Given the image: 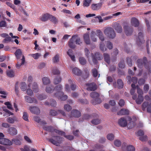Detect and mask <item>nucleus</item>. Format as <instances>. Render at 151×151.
<instances>
[{"instance_id":"obj_1","label":"nucleus","mask_w":151,"mask_h":151,"mask_svg":"<svg viewBox=\"0 0 151 151\" xmlns=\"http://www.w3.org/2000/svg\"><path fill=\"white\" fill-rule=\"evenodd\" d=\"M137 64L138 67L140 68H142L144 66L145 68L148 70V73H151V61L147 62L146 57H144L143 59H138Z\"/></svg>"},{"instance_id":"obj_2","label":"nucleus","mask_w":151,"mask_h":151,"mask_svg":"<svg viewBox=\"0 0 151 151\" xmlns=\"http://www.w3.org/2000/svg\"><path fill=\"white\" fill-rule=\"evenodd\" d=\"M21 138L17 137L15 138H13L12 141L6 138H0V144L6 145L10 146L14 144L17 145H20L21 144Z\"/></svg>"},{"instance_id":"obj_3","label":"nucleus","mask_w":151,"mask_h":151,"mask_svg":"<svg viewBox=\"0 0 151 151\" xmlns=\"http://www.w3.org/2000/svg\"><path fill=\"white\" fill-rule=\"evenodd\" d=\"M52 138L48 139L49 141L57 146H59L62 142V137L59 136H53Z\"/></svg>"},{"instance_id":"obj_4","label":"nucleus","mask_w":151,"mask_h":151,"mask_svg":"<svg viewBox=\"0 0 151 151\" xmlns=\"http://www.w3.org/2000/svg\"><path fill=\"white\" fill-rule=\"evenodd\" d=\"M104 34L110 38H114L116 36V33L113 28L111 27L106 28L104 30Z\"/></svg>"},{"instance_id":"obj_5","label":"nucleus","mask_w":151,"mask_h":151,"mask_svg":"<svg viewBox=\"0 0 151 151\" xmlns=\"http://www.w3.org/2000/svg\"><path fill=\"white\" fill-rule=\"evenodd\" d=\"M92 55V60L93 63L96 65L98 63V60H102L103 57L102 55L99 52H96L94 55Z\"/></svg>"},{"instance_id":"obj_6","label":"nucleus","mask_w":151,"mask_h":151,"mask_svg":"<svg viewBox=\"0 0 151 151\" xmlns=\"http://www.w3.org/2000/svg\"><path fill=\"white\" fill-rule=\"evenodd\" d=\"M98 116V115L96 114H93L91 115L85 114L83 115L82 118L79 119L78 122H82L85 120H88L93 118L97 117Z\"/></svg>"},{"instance_id":"obj_7","label":"nucleus","mask_w":151,"mask_h":151,"mask_svg":"<svg viewBox=\"0 0 151 151\" xmlns=\"http://www.w3.org/2000/svg\"><path fill=\"white\" fill-rule=\"evenodd\" d=\"M123 28L127 36H130L132 35L133 32V28L131 26L126 25Z\"/></svg>"},{"instance_id":"obj_8","label":"nucleus","mask_w":151,"mask_h":151,"mask_svg":"<svg viewBox=\"0 0 151 151\" xmlns=\"http://www.w3.org/2000/svg\"><path fill=\"white\" fill-rule=\"evenodd\" d=\"M77 37V35H74L70 39L69 41L68 42V45L70 48L72 49L75 48L76 46L75 44V40L76 39V38Z\"/></svg>"},{"instance_id":"obj_9","label":"nucleus","mask_w":151,"mask_h":151,"mask_svg":"<svg viewBox=\"0 0 151 151\" xmlns=\"http://www.w3.org/2000/svg\"><path fill=\"white\" fill-rule=\"evenodd\" d=\"M86 85L87 86V90L88 91H94L96 90L97 88L96 85L93 82L87 83Z\"/></svg>"},{"instance_id":"obj_10","label":"nucleus","mask_w":151,"mask_h":151,"mask_svg":"<svg viewBox=\"0 0 151 151\" xmlns=\"http://www.w3.org/2000/svg\"><path fill=\"white\" fill-rule=\"evenodd\" d=\"M103 3L99 2L97 4H93L91 5V8L93 10H98L101 8Z\"/></svg>"},{"instance_id":"obj_11","label":"nucleus","mask_w":151,"mask_h":151,"mask_svg":"<svg viewBox=\"0 0 151 151\" xmlns=\"http://www.w3.org/2000/svg\"><path fill=\"white\" fill-rule=\"evenodd\" d=\"M81 115L80 112L76 109H73L71 111L70 117H73L76 118H79Z\"/></svg>"},{"instance_id":"obj_12","label":"nucleus","mask_w":151,"mask_h":151,"mask_svg":"<svg viewBox=\"0 0 151 151\" xmlns=\"http://www.w3.org/2000/svg\"><path fill=\"white\" fill-rule=\"evenodd\" d=\"M113 27L118 33H121L122 32V27L119 23L117 22L114 23Z\"/></svg>"},{"instance_id":"obj_13","label":"nucleus","mask_w":151,"mask_h":151,"mask_svg":"<svg viewBox=\"0 0 151 151\" xmlns=\"http://www.w3.org/2000/svg\"><path fill=\"white\" fill-rule=\"evenodd\" d=\"M62 89V87L61 85H59L56 86L55 88V89L57 91V92L55 93L54 96L55 97H58L57 95L61 94L62 95L63 94V92L61 91Z\"/></svg>"},{"instance_id":"obj_14","label":"nucleus","mask_w":151,"mask_h":151,"mask_svg":"<svg viewBox=\"0 0 151 151\" xmlns=\"http://www.w3.org/2000/svg\"><path fill=\"white\" fill-rule=\"evenodd\" d=\"M8 133L12 136H14L17 134V130L15 128L13 127H9L7 130Z\"/></svg>"},{"instance_id":"obj_15","label":"nucleus","mask_w":151,"mask_h":151,"mask_svg":"<svg viewBox=\"0 0 151 151\" xmlns=\"http://www.w3.org/2000/svg\"><path fill=\"white\" fill-rule=\"evenodd\" d=\"M30 112L32 114H38L40 113V110L39 108L37 106H31L29 109Z\"/></svg>"},{"instance_id":"obj_16","label":"nucleus","mask_w":151,"mask_h":151,"mask_svg":"<svg viewBox=\"0 0 151 151\" xmlns=\"http://www.w3.org/2000/svg\"><path fill=\"white\" fill-rule=\"evenodd\" d=\"M119 124L121 127H124L127 125V122L126 119L123 117L119 119L118 121Z\"/></svg>"},{"instance_id":"obj_17","label":"nucleus","mask_w":151,"mask_h":151,"mask_svg":"<svg viewBox=\"0 0 151 151\" xmlns=\"http://www.w3.org/2000/svg\"><path fill=\"white\" fill-rule=\"evenodd\" d=\"M50 14L48 13L43 14L42 16L40 17V19L43 22L47 21L49 19Z\"/></svg>"},{"instance_id":"obj_18","label":"nucleus","mask_w":151,"mask_h":151,"mask_svg":"<svg viewBox=\"0 0 151 151\" xmlns=\"http://www.w3.org/2000/svg\"><path fill=\"white\" fill-rule=\"evenodd\" d=\"M143 34L142 32H139L138 35V38L137 41V44L140 45L144 42Z\"/></svg>"},{"instance_id":"obj_19","label":"nucleus","mask_w":151,"mask_h":151,"mask_svg":"<svg viewBox=\"0 0 151 151\" xmlns=\"http://www.w3.org/2000/svg\"><path fill=\"white\" fill-rule=\"evenodd\" d=\"M24 98L26 101L28 103H32L34 102L35 104H37V99L34 98H32L28 96H25Z\"/></svg>"},{"instance_id":"obj_20","label":"nucleus","mask_w":151,"mask_h":151,"mask_svg":"<svg viewBox=\"0 0 151 151\" xmlns=\"http://www.w3.org/2000/svg\"><path fill=\"white\" fill-rule=\"evenodd\" d=\"M34 119L36 122L38 123H39L41 125L43 126L47 124L45 121H42L40 118L37 116H35L34 117Z\"/></svg>"},{"instance_id":"obj_21","label":"nucleus","mask_w":151,"mask_h":151,"mask_svg":"<svg viewBox=\"0 0 151 151\" xmlns=\"http://www.w3.org/2000/svg\"><path fill=\"white\" fill-rule=\"evenodd\" d=\"M127 79L128 80L127 82L129 84H130L132 82L134 83H136L137 82V78L135 77H133L131 78L130 76H128L127 77Z\"/></svg>"},{"instance_id":"obj_22","label":"nucleus","mask_w":151,"mask_h":151,"mask_svg":"<svg viewBox=\"0 0 151 151\" xmlns=\"http://www.w3.org/2000/svg\"><path fill=\"white\" fill-rule=\"evenodd\" d=\"M129 114V111L127 109H122L117 113L118 115H128Z\"/></svg>"},{"instance_id":"obj_23","label":"nucleus","mask_w":151,"mask_h":151,"mask_svg":"<svg viewBox=\"0 0 151 151\" xmlns=\"http://www.w3.org/2000/svg\"><path fill=\"white\" fill-rule=\"evenodd\" d=\"M131 23L132 25L135 27H138L139 25V22L138 19L135 17L132 18Z\"/></svg>"},{"instance_id":"obj_24","label":"nucleus","mask_w":151,"mask_h":151,"mask_svg":"<svg viewBox=\"0 0 151 151\" xmlns=\"http://www.w3.org/2000/svg\"><path fill=\"white\" fill-rule=\"evenodd\" d=\"M62 148L64 150H60L58 151H75L76 150L70 146H64L62 147Z\"/></svg>"},{"instance_id":"obj_25","label":"nucleus","mask_w":151,"mask_h":151,"mask_svg":"<svg viewBox=\"0 0 151 151\" xmlns=\"http://www.w3.org/2000/svg\"><path fill=\"white\" fill-rule=\"evenodd\" d=\"M72 72L75 75L78 76H81L82 74L81 70L78 68L75 67L72 69Z\"/></svg>"},{"instance_id":"obj_26","label":"nucleus","mask_w":151,"mask_h":151,"mask_svg":"<svg viewBox=\"0 0 151 151\" xmlns=\"http://www.w3.org/2000/svg\"><path fill=\"white\" fill-rule=\"evenodd\" d=\"M103 55L105 61L108 64L110 63V58L109 55L107 53H104Z\"/></svg>"},{"instance_id":"obj_27","label":"nucleus","mask_w":151,"mask_h":151,"mask_svg":"<svg viewBox=\"0 0 151 151\" xmlns=\"http://www.w3.org/2000/svg\"><path fill=\"white\" fill-rule=\"evenodd\" d=\"M83 38L86 43L87 45L89 44L90 40L89 34L87 33L83 35Z\"/></svg>"},{"instance_id":"obj_28","label":"nucleus","mask_w":151,"mask_h":151,"mask_svg":"<svg viewBox=\"0 0 151 151\" xmlns=\"http://www.w3.org/2000/svg\"><path fill=\"white\" fill-rule=\"evenodd\" d=\"M49 20H50L51 22L53 23L54 24H56L58 22V20L56 18V17L51 14H50Z\"/></svg>"},{"instance_id":"obj_29","label":"nucleus","mask_w":151,"mask_h":151,"mask_svg":"<svg viewBox=\"0 0 151 151\" xmlns=\"http://www.w3.org/2000/svg\"><path fill=\"white\" fill-rule=\"evenodd\" d=\"M91 102L92 104L96 105L100 104L102 102V101L100 98H98L96 99H93L91 100Z\"/></svg>"},{"instance_id":"obj_30","label":"nucleus","mask_w":151,"mask_h":151,"mask_svg":"<svg viewBox=\"0 0 151 151\" xmlns=\"http://www.w3.org/2000/svg\"><path fill=\"white\" fill-rule=\"evenodd\" d=\"M55 90V88L53 86L51 85L49 86H47L46 88V91L47 92L50 93L53 92Z\"/></svg>"},{"instance_id":"obj_31","label":"nucleus","mask_w":151,"mask_h":151,"mask_svg":"<svg viewBox=\"0 0 151 151\" xmlns=\"http://www.w3.org/2000/svg\"><path fill=\"white\" fill-rule=\"evenodd\" d=\"M32 89L34 92L37 93L38 92L39 88L37 83L34 82L33 83L32 85Z\"/></svg>"},{"instance_id":"obj_32","label":"nucleus","mask_w":151,"mask_h":151,"mask_svg":"<svg viewBox=\"0 0 151 151\" xmlns=\"http://www.w3.org/2000/svg\"><path fill=\"white\" fill-rule=\"evenodd\" d=\"M97 34L100 40L102 42L104 41V37L102 32L100 30H98L97 31Z\"/></svg>"},{"instance_id":"obj_33","label":"nucleus","mask_w":151,"mask_h":151,"mask_svg":"<svg viewBox=\"0 0 151 151\" xmlns=\"http://www.w3.org/2000/svg\"><path fill=\"white\" fill-rule=\"evenodd\" d=\"M58 97H57L59 99H60L62 101H65L68 98V96L66 95H64L63 93V95L60 94L58 95Z\"/></svg>"},{"instance_id":"obj_34","label":"nucleus","mask_w":151,"mask_h":151,"mask_svg":"<svg viewBox=\"0 0 151 151\" xmlns=\"http://www.w3.org/2000/svg\"><path fill=\"white\" fill-rule=\"evenodd\" d=\"M90 96L92 98L96 99L99 98L100 96V94L97 92H93L90 93Z\"/></svg>"},{"instance_id":"obj_35","label":"nucleus","mask_w":151,"mask_h":151,"mask_svg":"<svg viewBox=\"0 0 151 151\" xmlns=\"http://www.w3.org/2000/svg\"><path fill=\"white\" fill-rule=\"evenodd\" d=\"M6 74L8 76L11 78L14 77L15 76L14 72L12 70H7Z\"/></svg>"},{"instance_id":"obj_36","label":"nucleus","mask_w":151,"mask_h":151,"mask_svg":"<svg viewBox=\"0 0 151 151\" xmlns=\"http://www.w3.org/2000/svg\"><path fill=\"white\" fill-rule=\"evenodd\" d=\"M117 83L119 88H122L124 86V83L122 80L119 79L117 80Z\"/></svg>"},{"instance_id":"obj_37","label":"nucleus","mask_w":151,"mask_h":151,"mask_svg":"<svg viewBox=\"0 0 151 151\" xmlns=\"http://www.w3.org/2000/svg\"><path fill=\"white\" fill-rule=\"evenodd\" d=\"M144 100L143 96H138V98L135 100L136 103L138 104H140Z\"/></svg>"},{"instance_id":"obj_38","label":"nucleus","mask_w":151,"mask_h":151,"mask_svg":"<svg viewBox=\"0 0 151 151\" xmlns=\"http://www.w3.org/2000/svg\"><path fill=\"white\" fill-rule=\"evenodd\" d=\"M42 81L44 85H47L50 83V79L47 77H44L42 79Z\"/></svg>"},{"instance_id":"obj_39","label":"nucleus","mask_w":151,"mask_h":151,"mask_svg":"<svg viewBox=\"0 0 151 151\" xmlns=\"http://www.w3.org/2000/svg\"><path fill=\"white\" fill-rule=\"evenodd\" d=\"M52 73L54 75H58L60 74V71L56 68H53Z\"/></svg>"},{"instance_id":"obj_40","label":"nucleus","mask_w":151,"mask_h":151,"mask_svg":"<svg viewBox=\"0 0 151 151\" xmlns=\"http://www.w3.org/2000/svg\"><path fill=\"white\" fill-rule=\"evenodd\" d=\"M79 60L80 63L82 65H85L86 63V60L83 57H80L79 59Z\"/></svg>"},{"instance_id":"obj_41","label":"nucleus","mask_w":151,"mask_h":151,"mask_svg":"<svg viewBox=\"0 0 151 151\" xmlns=\"http://www.w3.org/2000/svg\"><path fill=\"white\" fill-rule=\"evenodd\" d=\"M99 47L100 50L103 52H104L107 50L106 48L105 47L104 43L102 42L100 43Z\"/></svg>"},{"instance_id":"obj_42","label":"nucleus","mask_w":151,"mask_h":151,"mask_svg":"<svg viewBox=\"0 0 151 151\" xmlns=\"http://www.w3.org/2000/svg\"><path fill=\"white\" fill-rule=\"evenodd\" d=\"M29 55L32 57L33 58L35 59H38L39 57L41 56V54L38 53H37L35 54H30Z\"/></svg>"},{"instance_id":"obj_43","label":"nucleus","mask_w":151,"mask_h":151,"mask_svg":"<svg viewBox=\"0 0 151 151\" xmlns=\"http://www.w3.org/2000/svg\"><path fill=\"white\" fill-rule=\"evenodd\" d=\"M68 82L70 84H71L70 85V88L72 90H75L76 88V86L73 83V81L71 79H69L68 80Z\"/></svg>"},{"instance_id":"obj_44","label":"nucleus","mask_w":151,"mask_h":151,"mask_svg":"<svg viewBox=\"0 0 151 151\" xmlns=\"http://www.w3.org/2000/svg\"><path fill=\"white\" fill-rule=\"evenodd\" d=\"M15 54L17 58H19L22 55V52L21 50L18 49L15 52Z\"/></svg>"},{"instance_id":"obj_45","label":"nucleus","mask_w":151,"mask_h":151,"mask_svg":"<svg viewBox=\"0 0 151 151\" xmlns=\"http://www.w3.org/2000/svg\"><path fill=\"white\" fill-rule=\"evenodd\" d=\"M61 81V78L59 76H58L56 77L54 81V83L55 84L59 83Z\"/></svg>"},{"instance_id":"obj_46","label":"nucleus","mask_w":151,"mask_h":151,"mask_svg":"<svg viewBox=\"0 0 151 151\" xmlns=\"http://www.w3.org/2000/svg\"><path fill=\"white\" fill-rule=\"evenodd\" d=\"M37 99L40 100H42L46 99L47 98V96L46 95L43 94H38L37 96Z\"/></svg>"},{"instance_id":"obj_47","label":"nucleus","mask_w":151,"mask_h":151,"mask_svg":"<svg viewBox=\"0 0 151 151\" xmlns=\"http://www.w3.org/2000/svg\"><path fill=\"white\" fill-rule=\"evenodd\" d=\"M93 76L95 78L97 76L98 73L97 69L96 68H94L91 70Z\"/></svg>"},{"instance_id":"obj_48","label":"nucleus","mask_w":151,"mask_h":151,"mask_svg":"<svg viewBox=\"0 0 151 151\" xmlns=\"http://www.w3.org/2000/svg\"><path fill=\"white\" fill-rule=\"evenodd\" d=\"M91 0H84L83 1V5L84 7H88L89 6Z\"/></svg>"},{"instance_id":"obj_49","label":"nucleus","mask_w":151,"mask_h":151,"mask_svg":"<svg viewBox=\"0 0 151 151\" xmlns=\"http://www.w3.org/2000/svg\"><path fill=\"white\" fill-rule=\"evenodd\" d=\"M127 63L129 67H131L132 65V60L131 58L127 57L126 59Z\"/></svg>"},{"instance_id":"obj_50","label":"nucleus","mask_w":151,"mask_h":151,"mask_svg":"<svg viewBox=\"0 0 151 151\" xmlns=\"http://www.w3.org/2000/svg\"><path fill=\"white\" fill-rule=\"evenodd\" d=\"M43 128L45 130L50 132H51L53 130V127L51 126H44L43 127Z\"/></svg>"},{"instance_id":"obj_51","label":"nucleus","mask_w":151,"mask_h":151,"mask_svg":"<svg viewBox=\"0 0 151 151\" xmlns=\"http://www.w3.org/2000/svg\"><path fill=\"white\" fill-rule=\"evenodd\" d=\"M27 88L26 83L25 82H22L21 83V86L20 88L22 91H24L26 90Z\"/></svg>"},{"instance_id":"obj_52","label":"nucleus","mask_w":151,"mask_h":151,"mask_svg":"<svg viewBox=\"0 0 151 151\" xmlns=\"http://www.w3.org/2000/svg\"><path fill=\"white\" fill-rule=\"evenodd\" d=\"M149 105L148 102L145 101L142 105V109L143 111L145 110L147 107Z\"/></svg>"},{"instance_id":"obj_53","label":"nucleus","mask_w":151,"mask_h":151,"mask_svg":"<svg viewBox=\"0 0 151 151\" xmlns=\"http://www.w3.org/2000/svg\"><path fill=\"white\" fill-rule=\"evenodd\" d=\"M28 115L27 113L26 112H24L22 116L23 119L26 121H28Z\"/></svg>"},{"instance_id":"obj_54","label":"nucleus","mask_w":151,"mask_h":151,"mask_svg":"<svg viewBox=\"0 0 151 151\" xmlns=\"http://www.w3.org/2000/svg\"><path fill=\"white\" fill-rule=\"evenodd\" d=\"M57 114V112L55 110L51 109L50 111L49 115L52 116H56Z\"/></svg>"},{"instance_id":"obj_55","label":"nucleus","mask_w":151,"mask_h":151,"mask_svg":"<svg viewBox=\"0 0 151 151\" xmlns=\"http://www.w3.org/2000/svg\"><path fill=\"white\" fill-rule=\"evenodd\" d=\"M15 120V117L12 118L11 117H9L6 119L7 121L8 122L11 124L14 123V122Z\"/></svg>"},{"instance_id":"obj_56","label":"nucleus","mask_w":151,"mask_h":151,"mask_svg":"<svg viewBox=\"0 0 151 151\" xmlns=\"http://www.w3.org/2000/svg\"><path fill=\"white\" fill-rule=\"evenodd\" d=\"M91 123L94 125L99 124L100 123V120L98 119H93L91 121Z\"/></svg>"},{"instance_id":"obj_57","label":"nucleus","mask_w":151,"mask_h":151,"mask_svg":"<svg viewBox=\"0 0 151 151\" xmlns=\"http://www.w3.org/2000/svg\"><path fill=\"white\" fill-rule=\"evenodd\" d=\"M53 62L54 63H56L59 61V55L56 54L53 58L52 59Z\"/></svg>"},{"instance_id":"obj_58","label":"nucleus","mask_w":151,"mask_h":151,"mask_svg":"<svg viewBox=\"0 0 151 151\" xmlns=\"http://www.w3.org/2000/svg\"><path fill=\"white\" fill-rule=\"evenodd\" d=\"M121 142L118 139L115 140L114 142V144L117 147H120L121 145Z\"/></svg>"},{"instance_id":"obj_59","label":"nucleus","mask_w":151,"mask_h":151,"mask_svg":"<svg viewBox=\"0 0 151 151\" xmlns=\"http://www.w3.org/2000/svg\"><path fill=\"white\" fill-rule=\"evenodd\" d=\"M114 135L111 133L108 134L107 136V139L110 141L113 140L114 139Z\"/></svg>"},{"instance_id":"obj_60","label":"nucleus","mask_w":151,"mask_h":151,"mask_svg":"<svg viewBox=\"0 0 151 151\" xmlns=\"http://www.w3.org/2000/svg\"><path fill=\"white\" fill-rule=\"evenodd\" d=\"M118 65L120 68H124L125 67V65L124 60H121L119 63Z\"/></svg>"},{"instance_id":"obj_61","label":"nucleus","mask_w":151,"mask_h":151,"mask_svg":"<svg viewBox=\"0 0 151 151\" xmlns=\"http://www.w3.org/2000/svg\"><path fill=\"white\" fill-rule=\"evenodd\" d=\"M128 151H134L135 148L132 145H130L127 147L126 149Z\"/></svg>"},{"instance_id":"obj_62","label":"nucleus","mask_w":151,"mask_h":151,"mask_svg":"<svg viewBox=\"0 0 151 151\" xmlns=\"http://www.w3.org/2000/svg\"><path fill=\"white\" fill-rule=\"evenodd\" d=\"M7 25L5 21L2 20L0 22V27H6Z\"/></svg>"},{"instance_id":"obj_63","label":"nucleus","mask_w":151,"mask_h":151,"mask_svg":"<svg viewBox=\"0 0 151 151\" xmlns=\"http://www.w3.org/2000/svg\"><path fill=\"white\" fill-rule=\"evenodd\" d=\"M149 85L147 84H145L143 87L144 92L145 93H147L149 89Z\"/></svg>"},{"instance_id":"obj_64","label":"nucleus","mask_w":151,"mask_h":151,"mask_svg":"<svg viewBox=\"0 0 151 151\" xmlns=\"http://www.w3.org/2000/svg\"><path fill=\"white\" fill-rule=\"evenodd\" d=\"M64 109L68 111H69L72 109V107L68 104H65L64 106Z\"/></svg>"}]
</instances>
